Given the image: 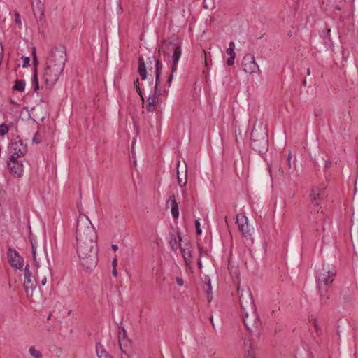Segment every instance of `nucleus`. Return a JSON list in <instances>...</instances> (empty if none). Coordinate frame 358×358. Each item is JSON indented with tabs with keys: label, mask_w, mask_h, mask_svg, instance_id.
<instances>
[{
	"label": "nucleus",
	"mask_w": 358,
	"mask_h": 358,
	"mask_svg": "<svg viewBox=\"0 0 358 358\" xmlns=\"http://www.w3.org/2000/svg\"><path fill=\"white\" fill-rule=\"evenodd\" d=\"M34 55H36V48H33V50H32V57H34Z\"/></svg>",
	"instance_id": "49530a36"
},
{
	"label": "nucleus",
	"mask_w": 358,
	"mask_h": 358,
	"mask_svg": "<svg viewBox=\"0 0 358 358\" xmlns=\"http://www.w3.org/2000/svg\"><path fill=\"white\" fill-rule=\"evenodd\" d=\"M8 159H17L27 152V148L21 139H16L8 145Z\"/></svg>",
	"instance_id": "6e6552de"
},
{
	"label": "nucleus",
	"mask_w": 358,
	"mask_h": 358,
	"mask_svg": "<svg viewBox=\"0 0 358 358\" xmlns=\"http://www.w3.org/2000/svg\"><path fill=\"white\" fill-rule=\"evenodd\" d=\"M178 167H177V175H178V185L180 187H184L187 184V164L185 162V180L182 181V180L180 178L179 175V166H180V161L178 162Z\"/></svg>",
	"instance_id": "b1692460"
},
{
	"label": "nucleus",
	"mask_w": 358,
	"mask_h": 358,
	"mask_svg": "<svg viewBox=\"0 0 358 358\" xmlns=\"http://www.w3.org/2000/svg\"><path fill=\"white\" fill-rule=\"evenodd\" d=\"M22 59L23 60L22 67L27 68L29 65L30 58L29 57H23Z\"/></svg>",
	"instance_id": "2f4dec72"
},
{
	"label": "nucleus",
	"mask_w": 358,
	"mask_h": 358,
	"mask_svg": "<svg viewBox=\"0 0 358 358\" xmlns=\"http://www.w3.org/2000/svg\"><path fill=\"white\" fill-rule=\"evenodd\" d=\"M235 49V43L233 41H231L229 44V48H227L226 52L229 57L227 59V64L228 66H232L234 63V59L236 57V53L234 52Z\"/></svg>",
	"instance_id": "dca6fc26"
},
{
	"label": "nucleus",
	"mask_w": 358,
	"mask_h": 358,
	"mask_svg": "<svg viewBox=\"0 0 358 358\" xmlns=\"http://www.w3.org/2000/svg\"><path fill=\"white\" fill-rule=\"evenodd\" d=\"M112 264H113V267H116L117 264V259H114L112 262Z\"/></svg>",
	"instance_id": "37998d69"
},
{
	"label": "nucleus",
	"mask_w": 358,
	"mask_h": 358,
	"mask_svg": "<svg viewBox=\"0 0 358 358\" xmlns=\"http://www.w3.org/2000/svg\"><path fill=\"white\" fill-rule=\"evenodd\" d=\"M336 275V270L334 266L325 264L318 269L316 275V283L318 292L321 299L328 300L329 299L327 293L331 287Z\"/></svg>",
	"instance_id": "7ed1b4c3"
},
{
	"label": "nucleus",
	"mask_w": 358,
	"mask_h": 358,
	"mask_svg": "<svg viewBox=\"0 0 358 358\" xmlns=\"http://www.w3.org/2000/svg\"><path fill=\"white\" fill-rule=\"evenodd\" d=\"M355 194L358 193V175L355 180Z\"/></svg>",
	"instance_id": "4c0bfd02"
},
{
	"label": "nucleus",
	"mask_w": 358,
	"mask_h": 358,
	"mask_svg": "<svg viewBox=\"0 0 358 358\" xmlns=\"http://www.w3.org/2000/svg\"><path fill=\"white\" fill-rule=\"evenodd\" d=\"M176 280L177 284L179 286H182L183 285V280L181 278L177 277Z\"/></svg>",
	"instance_id": "58836bf2"
},
{
	"label": "nucleus",
	"mask_w": 358,
	"mask_h": 358,
	"mask_svg": "<svg viewBox=\"0 0 358 358\" xmlns=\"http://www.w3.org/2000/svg\"><path fill=\"white\" fill-rule=\"evenodd\" d=\"M243 70L249 74L255 73L259 70L258 64L256 63L255 57L250 54H246L242 60Z\"/></svg>",
	"instance_id": "1a4fd4ad"
},
{
	"label": "nucleus",
	"mask_w": 358,
	"mask_h": 358,
	"mask_svg": "<svg viewBox=\"0 0 358 358\" xmlns=\"http://www.w3.org/2000/svg\"><path fill=\"white\" fill-rule=\"evenodd\" d=\"M159 51L168 55L171 51L173 52L172 55V69L173 72H175L177 69L178 62L182 55L181 47L179 45L175 43L173 41H164L161 44Z\"/></svg>",
	"instance_id": "423d86ee"
},
{
	"label": "nucleus",
	"mask_w": 358,
	"mask_h": 358,
	"mask_svg": "<svg viewBox=\"0 0 358 358\" xmlns=\"http://www.w3.org/2000/svg\"><path fill=\"white\" fill-rule=\"evenodd\" d=\"M95 229L87 217H78L76 224L77 254L86 271L94 269L98 262Z\"/></svg>",
	"instance_id": "f257e3e1"
},
{
	"label": "nucleus",
	"mask_w": 358,
	"mask_h": 358,
	"mask_svg": "<svg viewBox=\"0 0 358 358\" xmlns=\"http://www.w3.org/2000/svg\"><path fill=\"white\" fill-rule=\"evenodd\" d=\"M208 287L209 291H211L212 288H211V285H210V281H208Z\"/></svg>",
	"instance_id": "8fccbe9b"
},
{
	"label": "nucleus",
	"mask_w": 358,
	"mask_h": 358,
	"mask_svg": "<svg viewBox=\"0 0 358 358\" xmlns=\"http://www.w3.org/2000/svg\"><path fill=\"white\" fill-rule=\"evenodd\" d=\"M31 84L32 87L35 92L39 89L38 75L36 69L34 70V74L31 78Z\"/></svg>",
	"instance_id": "a878e982"
},
{
	"label": "nucleus",
	"mask_w": 358,
	"mask_h": 358,
	"mask_svg": "<svg viewBox=\"0 0 358 358\" xmlns=\"http://www.w3.org/2000/svg\"><path fill=\"white\" fill-rule=\"evenodd\" d=\"M9 131L8 127L6 124L0 125V136L6 135Z\"/></svg>",
	"instance_id": "c756f323"
},
{
	"label": "nucleus",
	"mask_w": 358,
	"mask_h": 358,
	"mask_svg": "<svg viewBox=\"0 0 358 358\" xmlns=\"http://www.w3.org/2000/svg\"><path fill=\"white\" fill-rule=\"evenodd\" d=\"M66 62V50L64 46L52 48L47 58L46 64L49 66L64 70Z\"/></svg>",
	"instance_id": "20e7f679"
},
{
	"label": "nucleus",
	"mask_w": 358,
	"mask_h": 358,
	"mask_svg": "<svg viewBox=\"0 0 358 358\" xmlns=\"http://www.w3.org/2000/svg\"><path fill=\"white\" fill-rule=\"evenodd\" d=\"M327 196L326 192L320 189H312L309 195L310 203L314 206H321Z\"/></svg>",
	"instance_id": "f8f14e48"
},
{
	"label": "nucleus",
	"mask_w": 358,
	"mask_h": 358,
	"mask_svg": "<svg viewBox=\"0 0 358 358\" xmlns=\"http://www.w3.org/2000/svg\"><path fill=\"white\" fill-rule=\"evenodd\" d=\"M148 59L150 64L149 71H152L154 69L155 74V82L154 83L153 79L152 78L151 81L149 82L148 87L147 88H144L143 90L148 92L146 109L148 111L152 112L155 110V106L159 102L160 90L158 89V86L159 85L160 70L162 67V64L160 63L159 59L155 58L154 55L148 57Z\"/></svg>",
	"instance_id": "f03ea898"
},
{
	"label": "nucleus",
	"mask_w": 358,
	"mask_h": 358,
	"mask_svg": "<svg viewBox=\"0 0 358 358\" xmlns=\"http://www.w3.org/2000/svg\"><path fill=\"white\" fill-rule=\"evenodd\" d=\"M31 246H32V252H33V258L34 263H37L36 257V245L35 244L31 241Z\"/></svg>",
	"instance_id": "c9c22d12"
},
{
	"label": "nucleus",
	"mask_w": 358,
	"mask_h": 358,
	"mask_svg": "<svg viewBox=\"0 0 358 358\" xmlns=\"http://www.w3.org/2000/svg\"><path fill=\"white\" fill-rule=\"evenodd\" d=\"M8 260L10 266L15 268L21 269L23 266V259L17 251L11 248L8 250Z\"/></svg>",
	"instance_id": "9d476101"
},
{
	"label": "nucleus",
	"mask_w": 358,
	"mask_h": 358,
	"mask_svg": "<svg viewBox=\"0 0 358 358\" xmlns=\"http://www.w3.org/2000/svg\"><path fill=\"white\" fill-rule=\"evenodd\" d=\"M178 238H179V242L178 243V241H177V240H176V238L175 237L172 238L171 239V241H170L171 248H172L173 250L176 251L177 250L178 247H179L180 250L183 253L184 259H185L186 263H187V258L185 257V256L184 255L185 250L181 247L180 241H182V239L180 237L179 234H178Z\"/></svg>",
	"instance_id": "412c9836"
},
{
	"label": "nucleus",
	"mask_w": 358,
	"mask_h": 358,
	"mask_svg": "<svg viewBox=\"0 0 358 358\" xmlns=\"http://www.w3.org/2000/svg\"><path fill=\"white\" fill-rule=\"evenodd\" d=\"M138 73L142 80H145L147 78L146 66L144 59L142 57L138 58Z\"/></svg>",
	"instance_id": "aec40b11"
},
{
	"label": "nucleus",
	"mask_w": 358,
	"mask_h": 358,
	"mask_svg": "<svg viewBox=\"0 0 358 358\" xmlns=\"http://www.w3.org/2000/svg\"><path fill=\"white\" fill-rule=\"evenodd\" d=\"M96 351L98 358H111L101 343L96 344Z\"/></svg>",
	"instance_id": "4be33fe9"
},
{
	"label": "nucleus",
	"mask_w": 358,
	"mask_h": 358,
	"mask_svg": "<svg viewBox=\"0 0 358 358\" xmlns=\"http://www.w3.org/2000/svg\"><path fill=\"white\" fill-rule=\"evenodd\" d=\"M251 145L253 149L258 150L259 152L266 149L268 143L267 140L264 138L263 141L259 143L258 140L252 139Z\"/></svg>",
	"instance_id": "6ab92c4d"
},
{
	"label": "nucleus",
	"mask_w": 358,
	"mask_h": 358,
	"mask_svg": "<svg viewBox=\"0 0 358 358\" xmlns=\"http://www.w3.org/2000/svg\"><path fill=\"white\" fill-rule=\"evenodd\" d=\"M25 88V81L24 80H17L13 90L15 91L23 92Z\"/></svg>",
	"instance_id": "393cba45"
},
{
	"label": "nucleus",
	"mask_w": 358,
	"mask_h": 358,
	"mask_svg": "<svg viewBox=\"0 0 358 358\" xmlns=\"http://www.w3.org/2000/svg\"><path fill=\"white\" fill-rule=\"evenodd\" d=\"M118 338L119 345L121 351L123 353H126V350H124L123 345L126 346L127 343L129 344L130 341L126 338V330L124 328L122 329V331L119 332Z\"/></svg>",
	"instance_id": "a211bd4d"
},
{
	"label": "nucleus",
	"mask_w": 358,
	"mask_h": 358,
	"mask_svg": "<svg viewBox=\"0 0 358 358\" xmlns=\"http://www.w3.org/2000/svg\"><path fill=\"white\" fill-rule=\"evenodd\" d=\"M32 60H33L34 70L36 69V71H37V66L38 65V61L37 56L34 55V57H32Z\"/></svg>",
	"instance_id": "f704fd0d"
},
{
	"label": "nucleus",
	"mask_w": 358,
	"mask_h": 358,
	"mask_svg": "<svg viewBox=\"0 0 358 358\" xmlns=\"http://www.w3.org/2000/svg\"><path fill=\"white\" fill-rule=\"evenodd\" d=\"M248 358H255V356H253V354H252L250 352H249V357H248Z\"/></svg>",
	"instance_id": "3c124183"
},
{
	"label": "nucleus",
	"mask_w": 358,
	"mask_h": 358,
	"mask_svg": "<svg viewBox=\"0 0 358 358\" xmlns=\"http://www.w3.org/2000/svg\"><path fill=\"white\" fill-rule=\"evenodd\" d=\"M29 354L31 356H32L34 358H42V353L37 350L36 349H35L34 347H31L29 348Z\"/></svg>",
	"instance_id": "cd10ccee"
},
{
	"label": "nucleus",
	"mask_w": 358,
	"mask_h": 358,
	"mask_svg": "<svg viewBox=\"0 0 358 358\" xmlns=\"http://www.w3.org/2000/svg\"><path fill=\"white\" fill-rule=\"evenodd\" d=\"M112 274L115 277L117 276V271L116 269V267L113 268Z\"/></svg>",
	"instance_id": "79ce46f5"
},
{
	"label": "nucleus",
	"mask_w": 358,
	"mask_h": 358,
	"mask_svg": "<svg viewBox=\"0 0 358 358\" xmlns=\"http://www.w3.org/2000/svg\"><path fill=\"white\" fill-rule=\"evenodd\" d=\"M198 266H199V268H200V269H201V268H202V263H201V261H199V262H198Z\"/></svg>",
	"instance_id": "09e8293b"
},
{
	"label": "nucleus",
	"mask_w": 358,
	"mask_h": 358,
	"mask_svg": "<svg viewBox=\"0 0 358 358\" xmlns=\"http://www.w3.org/2000/svg\"><path fill=\"white\" fill-rule=\"evenodd\" d=\"M36 280L31 279V273L29 271V265H27L24 268V288L28 296H32L33 290L36 287Z\"/></svg>",
	"instance_id": "ddd939ff"
},
{
	"label": "nucleus",
	"mask_w": 358,
	"mask_h": 358,
	"mask_svg": "<svg viewBox=\"0 0 358 358\" xmlns=\"http://www.w3.org/2000/svg\"><path fill=\"white\" fill-rule=\"evenodd\" d=\"M210 322H211V324H212V325H213V328L215 329V324H214V322H213V316H210Z\"/></svg>",
	"instance_id": "a18cd8bd"
},
{
	"label": "nucleus",
	"mask_w": 358,
	"mask_h": 358,
	"mask_svg": "<svg viewBox=\"0 0 358 358\" xmlns=\"http://www.w3.org/2000/svg\"><path fill=\"white\" fill-rule=\"evenodd\" d=\"M243 321L247 329L252 332L253 329H258L259 326V320L258 323L254 324V321L251 319V313L250 311L243 312Z\"/></svg>",
	"instance_id": "2eb2a0df"
},
{
	"label": "nucleus",
	"mask_w": 358,
	"mask_h": 358,
	"mask_svg": "<svg viewBox=\"0 0 358 358\" xmlns=\"http://www.w3.org/2000/svg\"><path fill=\"white\" fill-rule=\"evenodd\" d=\"M38 133H36V134H35L34 137V138H33V139H32V141H33L34 143H39L41 142V138H39L38 137Z\"/></svg>",
	"instance_id": "e433bc0d"
},
{
	"label": "nucleus",
	"mask_w": 358,
	"mask_h": 358,
	"mask_svg": "<svg viewBox=\"0 0 358 358\" xmlns=\"http://www.w3.org/2000/svg\"><path fill=\"white\" fill-rule=\"evenodd\" d=\"M35 266L37 268L36 280L41 282L42 285H45L47 282V278L52 276V269L50 263H48V266L43 268L39 267L38 262L35 263Z\"/></svg>",
	"instance_id": "9b49d317"
},
{
	"label": "nucleus",
	"mask_w": 358,
	"mask_h": 358,
	"mask_svg": "<svg viewBox=\"0 0 358 358\" xmlns=\"http://www.w3.org/2000/svg\"><path fill=\"white\" fill-rule=\"evenodd\" d=\"M111 247H112L113 250H117L118 248L117 245H112Z\"/></svg>",
	"instance_id": "de8ad7c7"
},
{
	"label": "nucleus",
	"mask_w": 358,
	"mask_h": 358,
	"mask_svg": "<svg viewBox=\"0 0 358 358\" xmlns=\"http://www.w3.org/2000/svg\"><path fill=\"white\" fill-rule=\"evenodd\" d=\"M15 23L17 24L20 27H21L22 22H21V18H20V14L17 12H16L15 13Z\"/></svg>",
	"instance_id": "72a5a7b5"
},
{
	"label": "nucleus",
	"mask_w": 358,
	"mask_h": 358,
	"mask_svg": "<svg viewBox=\"0 0 358 358\" xmlns=\"http://www.w3.org/2000/svg\"><path fill=\"white\" fill-rule=\"evenodd\" d=\"M195 227H196V234H201L202 230L200 227V222L198 220H195Z\"/></svg>",
	"instance_id": "473e14b6"
},
{
	"label": "nucleus",
	"mask_w": 358,
	"mask_h": 358,
	"mask_svg": "<svg viewBox=\"0 0 358 358\" xmlns=\"http://www.w3.org/2000/svg\"><path fill=\"white\" fill-rule=\"evenodd\" d=\"M291 158H292V155H291V153H289L288 155V159H287V164H288L289 168L291 167Z\"/></svg>",
	"instance_id": "a19ab883"
},
{
	"label": "nucleus",
	"mask_w": 358,
	"mask_h": 358,
	"mask_svg": "<svg viewBox=\"0 0 358 358\" xmlns=\"http://www.w3.org/2000/svg\"><path fill=\"white\" fill-rule=\"evenodd\" d=\"M310 74V69L308 68V69H307V75H308V76H309Z\"/></svg>",
	"instance_id": "603ef678"
},
{
	"label": "nucleus",
	"mask_w": 358,
	"mask_h": 358,
	"mask_svg": "<svg viewBox=\"0 0 358 358\" xmlns=\"http://www.w3.org/2000/svg\"><path fill=\"white\" fill-rule=\"evenodd\" d=\"M244 346H245V350L247 351V353H248V357H249V352H250L252 354H253V356H255L254 349H253L252 344L250 340L245 339L244 340Z\"/></svg>",
	"instance_id": "bb28decb"
},
{
	"label": "nucleus",
	"mask_w": 358,
	"mask_h": 358,
	"mask_svg": "<svg viewBox=\"0 0 358 358\" xmlns=\"http://www.w3.org/2000/svg\"><path fill=\"white\" fill-rule=\"evenodd\" d=\"M169 202H171V214L173 217L178 218L179 216V209L174 195L171 196L169 199L166 201V206L169 204Z\"/></svg>",
	"instance_id": "f3484780"
},
{
	"label": "nucleus",
	"mask_w": 358,
	"mask_h": 358,
	"mask_svg": "<svg viewBox=\"0 0 358 358\" xmlns=\"http://www.w3.org/2000/svg\"><path fill=\"white\" fill-rule=\"evenodd\" d=\"M236 223L239 230H243V226L248 224V217L243 213L236 215Z\"/></svg>",
	"instance_id": "5701e85b"
},
{
	"label": "nucleus",
	"mask_w": 358,
	"mask_h": 358,
	"mask_svg": "<svg viewBox=\"0 0 358 358\" xmlns=\"http://www.w3.org/2000/svg\"><path fill=\"white\" fill-rule=\"evenodd\" d=\"M238 293L239 294V301L242 311H250L251 313V319L254 321V324H257L258 317L255 313V304L250 291L248 289H243L241 292H240V289L238 287Z\"/></svg>",
	"instance_id": "39448f33"
},
{
	"label": "nucleus",
	"mask_w": 358,
	"mask_h": 358,
	"mask_svg": "<svg viewBox=\"0 0 358 358\" xmlns=\"http://www.w3.org/2000/svg\"><path fill=\"white\" fill-rule=\"evenodd\" d=\"M242 233V234L245 236V237H248L251 235V233H250V229H248V224H244L243 226V230H240Z\"/></svg>",
	"instance_id": "c85d7f7f"
},
{
	"label": "nucleus",
	"mask_w": 358,
	"mask_h": 358,
	"mask_svg": "<svg viewBox=\"0 0 358 358\" xmlns=\"http://www.w3.org/2000/svg\"><path fill=\"white\" fill-rule=\"evenodd\" d=\"M8 166L14 176H22L24 171V166L22 162L18 161L17 159H9Z\"/></svg>",
	"instance_id": "4468645a"
},
{
	"label": "nucleus",
	"mask_w": 358,
	"mask_h": 358,
	"mask_svg": "<svg viewBox=\"0 0 358 358\" xmlns=\"http://www.w3.org/2000/svg\"><path fill=\"white\" fill-rule=\"evenodd\" d=\"M134 85H135V88L136 90V91L138 92V93L140 94L142 100H144V98L143 96V94H142V92H141V90L140 88V86H139V81H138V79H137L135 83H134Z\"/></svg>",
	"instance_id": "7c9ffc66"
},
{
	"label": "nucleus",
	"mask_w": 358,
	"mask_h": 358,
	"mask_svg": "<svg viewBox=\"0 0 358 358\" xmlns=\"http://www.w3.org/2000/svg\"><path fill=\"white\" fill-rule=\"evenodd\" d=\"M171 69L173 70V69L171 68ZM173 73L174 72H171V75L169 76V78H168V80L167 82L170 84L173 78Z\"/></svg>",
	"instance_id": "ea45409f"
},
{
	"label": "nucleus",
	"mask_w": 358,
	"mask_h": 358,
	"mask_svg": "<svg viewBox=\"0 0 358 358\" xmlns=\"http://www.w3.org/2000/svg\"><path fill=\"white\" fill-rule=\"evenodd\" d=\"M38 6H39L38 8V12L40 13L41 15H43V10H42V8H41V3L38 2Z\"/></svg>",
	"instance_id": "c03bdc74"
},
{
	"label": "nucleus",
	"mask_w": 358,
	"mask_h": 358,
	"mask_svg": "<svg viewBox=\"0 0 358 358\" xmlns=\"http://www.w3.org/2000/svg\"><path fill=\"white\" fill-rule=\"evenodd\" d=\"M303 83V85H306V80L304 79Z\"/></svg>",
	"instance_id": "864d4df0"
},
{
	"label": "nucleus",
	"mask_w": 358,
	"mask_h": 358,
	"mask_svg": "<svg viewBox=\"0 0 358 358\" xmlns=\"http://www.w3.org/2000/svg\"><path fill=\"white\" fill-rule=\"evenodd\" d=\"M63 70L45 65L43 74V81L48 88H52L57 82Z\"/></svg>",
	"instance_id": "0eeeda50"
}]
</instances>
